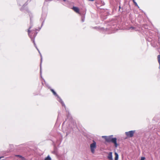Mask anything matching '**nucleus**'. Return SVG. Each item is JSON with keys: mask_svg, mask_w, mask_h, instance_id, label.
Listing matches in <instances>:
<instances>
[{"mask_svg": "<svg viewBox=\"0 0 160 160\" xmlns=\"http://www.w3.org/2000/svg\"><path fill=\"white\" fill-rule=\"evenodd\" d=\"M135 132V131H130L129 132H126L125 133L128 138H132Z\"/></svg>", "mask_w": 160, "mask_h": 160, "instance_id": "obj_4", "label": "nucleus"}, {"mask_svg": "<svg viewBox=\"0 0 160 160\" xmlns=\"http://www.w3.org/2000/svg\"><path fill=\"white\" fill-rule=\"evenodd\" d=\"M157 58H158V62L159 64H160V55H158Z\"/></svg>", "mask_w": 160, "mask_h": 160, "instance_id": "obj_10", "label": "nucleus"}, {"mask_svg": "<svg viewBox=\"0 0 160 160\" xmlns=\"http://www.w3.org/2000/svg\"><path fill=\"white\" fill-rule=\"evenodd\" d=\"M72 9L76 13L80 14L79 9L78 8L73 6Z\"/></svg>", "mask_w": 160, "mask_h": 160, "instance_id": "obj_5", "label": "nucleus"}, {"mask_svg": "<svg viewBox=\"0 0 160 160\" xmlns=\"http://www.w3.org/2000/svg\"><path fill=\"white\" fill-rule=\"evenodd\" d=\"M134 3L135 4V6H138V4L136 2H135V1H134Z\"/></svg>", "mask_w": 160, "mask_h": 160, "instance_id": "obj_13", "label": "nucleus"}, {"mask_svg": "<svg viewBox=\"0 0 160 160\" xmlns=\"http://www.w3.org/2000/svg\"><path fill=\"white\" fill-rule=\"evenodd\" d=\"M22 160H26L25 159V158L24 157L22 159Z\"/></svg>", "mask_w": 160, "mask_h": 160, "instance_id": "obj_14", "label": "nucleus"}, {"mask_svg": "<svg viewBox=\"0 0 160 160\" xmlns=\"http://www.w3.org/2000/svg\"><path fill=\"white\" fill-rule=\"evenodd\" d=\"M64 1H65L66 0H63Z\"/></svg>", "mask_w": 160, "mask_h": 160, "instance_id": "obj_17", "label": "nucleus"}, {"mask_svg": "<svg viewBox=\"0 0 160 160\" xmlns=\"http://www.w3.org/2000/svg\"><path fill=\"white\" fill-rule=\"evenodd\" d=\"M90 148L91 152L92 153H94L96 148V143L95 141H93V143L90 144Z\"/></svg>", "mask_w": 160, "mask_h": 160, "instance_id": "obj_3", "label": "nucleus"}, {"mask_svg": "<svg viewBox=\"0 0 160 160\" xmlns=\"http://www.w3.org/2000/svg\"><path fill=\"white\" fill-rule=\"evenodd\" d=\"M120 8H120V6H119V10H120Z\"/></svg>", "mask_w": 160, "mask_h": 160, "instance_id": "obj_16", "label": "nucleus"}, {"mask_svg": "<svg viewBox=\"0 0 160 160\" xmlns=\"http://www.w3.org/2000/svg\"><path fill=\"white\" fill-rule=\"evenodd\" d=\"M131 28H132V29H134V28H133V27H131Z\"/></svg>", "mask_w": 160, "mask_h": 160, "instance_id": "obj_15", "label": "nucleus"}, {"mask_svg": "<svg viewBox=\"0 0 160 160\" xmlns=\"http://www.w3.org/2000/svg\"><path fill=\"white\" fill-rule=\"evenodd\" d=\"M108 158L109 160H113L112 152H109L108 156Z\"/></svg>", "mask_w": 160, "mask_h": 160, "instance_id": "obj_6", "label": "nucleus"}, {"mask_svg": "<svg viewBox=\"0 0 160 160\" xmlns=\"http://www.w3.org/2000/svg\"><path fill=\"white\" fill-rule=\"evenodd\" d=\"M44 160H51V158L49 156H48L45 158Z\"/></svg>", "mask_w": 160, "mask_h": 160, "instance_id": "obj_9", "label": "nucleus"}, {"mask_svg": "<svg viewBox=\"0 0 160 160\" xmlns=\"http://www.w3.org/2000/svg\"><path fill=\"white\" fill-rule=\"evenodd\" d=\"M115 160H118V154L117 152H115Z\"/></svg>", "mask_w": 160, "mask_h": 160, "instance_id": "obj_7", "label": "nucleus"}, {"mask_svg": "<svg viewBox=\"0 0 160 160\" xmlns=\"http://www.w3.org/2000/svg\"><path fill=\"white\" fill-rule=\"evenodd\" d=\"M133 0V2H134V1H135L134 0Z\"/></svg>", "mask_w": 160, "mask_h": 160, "instance_id": "obj_18", "label": "nucleus"}, {"mask_svg": "<svg viewBox=\"0 0 160 160\" xmlns=\"http://www.w3.org/2000/svg\"><path fill=\"white\" fill-rule=\"evenodd\" d=\"M15 156H16L17 157H19V158H21V159L23 157L21 155H16Z\"/></svg>", "mask_w": 160, "mask_h": 160, "instance_id": "obj_11", "label": "nucleus"}, {"mask_svg": "<svg viewBox=\"0 0 160 160\" xmlns=\"http://www.w3.org/2000/svg\"><path fill=\"white\" fill-rule=\"evenodd\" d=\"M106 141L108 142H112L114 144L115 147L116 148L119 145L117 143V139L116 138H112V136H104Z\"/></svg>", "mask_w": 160, "mask_h": 160, "instance_id": "obj_1", "label": "nucleus"}, {"mask_svg": "<svg viewBox=\"0 0 160 160\" xmlns=\"http://www.w3.org/2000/svg\"><path fill=\"white\" fill-rule=\"evenodd\" d=\"M145 158L144 157H142L141 158V160H145Z\"/></svg>", "mask_w": 160, "mask_h": 160, "instance_id": "obj_12", "label": "nucleus"}, {"mask_svg": "<svg viewBox=\"0 0 160 160\" xmlns=\"http://www.w3.org/2000/svg\"><path fill=\"white\" fill-rule=\"evenodd\" d=\"M30 28H30L28 30V35L31 38H34L37 35V30L33 29L31 30Z\"/></svg>", "mask_w": 160, "mask_h": 160, "instance_id": "obj_2", "label": "nucleus"}, {"mask_svg": "<svg viewBox=\"0 0 160 160\" xmlns=\"http://www.w3.org/2000/svg\"><path fill=\"white\" fill-rule=\"evenodd\" d=\"M51 90L54 95H55L56 96H57L58 95L54 91V90L53 89H51Z\"/></svg>", "mask_w": 160, "mask_h": 160, "instance_id": "obj_8", "label": "nucleus"}]
</instances>
